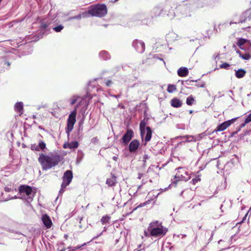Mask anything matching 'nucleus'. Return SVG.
<instances>
[{
    "label": "nucleus",
    "instance_id": "nucleus-1",
    "mask_svg": "<svg viewBox=\"0 0 251 251\" xmlns=\"http://www.w3.org/2000/svg\"><path fill=\"white\" fill-rule=\"evenodd\" d=\"M43 170H48L57 165L60 162L61 157L57 153H50L48 155L41 153L38 159Z\"/></svg>",
    "mask_w": 251,
    "mask_h": 251
},
{
    "label": "nucleus",
    "instance_id": "nucleus-2",
    "mask_svg": "<svg viewBox=\"0 0 251 251\" xmlns=\"http://www.w3.org/2000/svg\"><path fill=\"white\" fill-rule=\"evenodd\" d=\"M148 230L150 231L151 236L159 238L165 236L168 231V228L163 226L162 223L158 221L151 223Z\"/></svg>",
    "mask_w": 251,
    "mask_h": 251
},
{
    "label": "nucleus",
    "instance_id": "nucleus-3",
    "mask_svg": "<svg viewBox=\"0 0 251 251\" xmlns=\"http://www.w3.org/2000/svg\"><path fill=\"white\" fill-rule=\"evenodd\" d=\"M89 13L92 16L102 17L107 13V7L104 4L93 5L90 7Z\"/></svg>",
    "mask_w": 251,
    "mask_h": 251
},
{
    "label": "nucleus",
    "instance_id": "nucleus-4",
    "mask_svg": "<svg viewBox=\"0 0 251 251\" xmlns=\"http://www.w3.org/2000/svg\"><path fill=\"white\" fill-rule=\"evenodd\" d=\"M19 190L21 198L25 199L28 202L32 201L35 193L30 186L22 185L19 187Z\"/></svg>",
    "mask_w": 251,
    "mask_h": 251
},
{
    "label": "nucleus",
    "instance_id": "nucleus-5",
    "mask_svg": "<svg viewBox=\"0 0 251 251\" xmlns=\"http://www.w3.org/2000/svg\"><path fill=\"white\" fill-rule=\"evenodd\" d=\"M176 11V16L179 19L190 17L191 16V9L188 6H181L177 8Z\"/></svg>",
    "mask_w": 251,
    "mask_h": 251
},
{
    "label": "nucleus",
    "instance_id": "nucleus-6",
    "mask_svg": "<svg viewBox=\"0 0 251 251\" xmlns=\"http://www.w3.org/2000/svg\"><path fill=\"white\" fill-rule=\"evenodd\" d=\"M176 170L177 171V173L175 176L176 179L184 180L186 181L190 179L188 172L186 171L184 168L179 167L176 169Z\"/></svg>",
    "mask_w": 251,
    "mask_h": 251
},
{
    "label": "nucleus",
    "instance_id": "nucleus-7",
    "mask_svg": "<svg viewBox=\"0 0 251 251\" xmlns=\"http://www.w3.org/2000/svg\"><path fill=\"white\" fill-rule=\"evenodd\" d=\"M73 178V173L70 170L66 171L63 176V182L62 183V189L65 188L72 181Z\"/></svg>",
    "mask_w": 251,
    "mask_h": 251
},
{
    "label": "nucleus",
    "instance_id": "nucleus-8",
    "mask_svg": "<svg viewBox=\"0 0 251 251\" xmlns=\"http://www.w3.org/2000/svg\"><path fill=\"white\" fill-rule=\"evenodd\" d=\"M132 46L138 52L140 53H143L145 50V44L141 40H134L132 42Z\"/></svg>",
    "mask_w": 251,
    "mask_h": 251
},
{
    "label": "nucleus",
    "instance_id": "nucleus-9",
    "mask_svg": "<svg viewBox=\"0 0 251 251\" xmlns=\"http://www.w3.org/2000/svg\"><path fill=\"white\" fill-rule=\"evenodd\" d=\"M237 46L242 50H246V48H249L251 50V44L250 41L243 38H240L237 43Z\"/></svg>",
    "mask_w": 251,
    "mask_h": 251
},
{
    "label": "nucleus",
    "instance_id": "nucleus-10",
    "mask_svg": "<svg viewBox=\"0 0 251 251\" xmlns=\"http://www.w3.org/2000/svg\"><path fill=\"white\" fill-rule=\"evenodd\" d=\"M250 19H251V9L244 12L242 14L241 20L238 22H234V24L245 23L248 19L250 20ZM232 24H233V23L231 22L229 24L231 25Z\"/></svg>",
    "mask_w": 251,
    "mask_h": 251
},
{
    "label": "nucleus",
    "instance_id": "nucleus-11",
    "mask_svg": "<svg viewBox=\"0 0 251 251\" xmlns=\"http://www.w3.org/2000/svg\"><path fill=\"white\" fill-rule=\"evenodd\" d=\"M134 133L132 130L128 129L122 138L123 142L126 145L133 137Z\"/></svg>",
    "mask_w": 251,
    "mask_h": 251
},
{
    "label": "nucleus",
    "instance_id": "nucleus-12",
    "mask_svg": "<svg viewBox=\"0 0 251 251\" xmlns=\"http://www.w3.org/2000/svg\"><path fill=\"white\" fill-rule=\"evenodd\" d=\"M42 221L47 228H50L52 223L50 217L47 214H43L42 216Z\"/></svg>",
    "mask_w": 251,
    "mask_h": 251
},
{
    "label": "nucleus",
    "instance_id": "nucleus-13",
    "mask_svg": "<svg viewBox=\"0 0 251 251\" xmlns=\"http://www.w3.org/2000/svg\"><path fill=\"white\" fill-rule=\"evenodd\" d=\"M139 146V142L136 139L132 140L129 144L128 149L130 152H134L138 149Z\"/></svg>",
    "mask_w": 251,
    "mask_h": 251
},
{
    "label": "nucleus",
    "instance_id": "nucleus-14",
    "mask_svg": "<svg viewBox=\"0 0 251 251\" xmlns=\"http://www.w3.org/2000/svg\"><path fill=\"white\" fill-rule=\"evenodd\" d=\"M76 108H75L74 110L71 112V114L69 116V118L68 119L67 121V124L74 125L76 121Z\"/></svg>",
    "mask_w": 251,
    "mask_h": 251
},
{
    "label": "nucleus",
    "instance_id": "nucleus-15",
    "mask_svg": "<svg viewBox=\"0 0 251 251\" xmlns=\"http://www.w3.org/2000/svg\"><path fill=\"white\" fill-rule=\"evenodd\" d=\"M229 122H224V123H222L220 125H219L217 128L214 130V131H222L225 130L226 128H227L229 126H230V124L229 123Z\"/></svg>",
    "mask_w": 251,
    "mask_h": 251
},
{
    "label": "nucleus",
    "instance_id": "nucleus-16",
    "mask_svg": "<svg viewBox=\"0 0 251 251\" xmlns=\"http://www.w3.org/2000/svg\"><path fill=\"white\" fill-rule=\"evenodd\" d=\"M152 135V130L149 126H147L146 129V133L144 135L145 141L148 142L150 141Z\"/></svg>",
    "mask_w": 251,
    "mask_h": 251
},
{
    "label": "nucleus",
    "instance_id": "nucleus-17",
    "mask_svg": "<svg viewBox=\"0 0 251 251\" xmlns=\"http://www.w3.org/2000/svg\"><path fill=\"white\" fill-rule=\"evenodd\" d=\"M147 123L145 120H142L140 123V129L141 132V136L142 138L144 137V135L146 133V126Z\"/></svg>",
    "mask_w": 251,
    "mask_h": 251
},
{
    "label": "nucleus",
    "instance_id": "nucleus-18",
    "mask_svg": "<svg viewBox=\"0 0 251 251\" xmlns=\"http://www.w3.org/2000/svg\"><path fill=\"white\" fill-rule=\"evenodd\" d=\"M188 70L186 67H181L177 70V74L179 76L184 77L188 75Z\"/></svg>",
    "mask_w": 251,
    "mask_h": 251
},
{
    "label": "nucleus",
    "instance_id": "nucleus-19",
    "mask_svg": "<svg viewBox=\"0 0 251 251\" xmlns=\"http://www.w3.org/2000/svg\"><path fill=\"white\" fill-rule=\"evenodd\" d=\"M171 105L175 108H178L181 106L182 102L177 98H174L171 100Z\"/></svg>",
    "mask_w": 251,
    "mask_h": 251
},
{
    "label": "nucleus",
    "instance_id": "nucleus-20",
    "mask_svg": "<svg viewBox=\"0 0 251 251\" xmlns=\"http://www.w3.org/2000/svg\"><path fill=\"white\" fill-rule=\"evenodd\" d=\"M246 71L243 69H238L235 71V75L238 78H243L246 75Z\"/></svg>",
    "mask_w": 251,
    "mask_h": 251
},
{
    "label": "nucleus",
    "instance_id": "nucleus-21",
    "mask_svg": "<svg viewBox=\"0 0 251 251\" xmlns=\"http://www.w3.org/2000/svg\"><path fill=\"white\" fill-rule=\"evenodd\" d=\"M161 9L159 7H154L151 11V16L156 17L161 14Z\"/></svg>",
    "mask_w": 251,
    "mask_h": 251
},
{
    "label": "nucleus",
    "instance_id": "nucleus-22",
    "mask_svg": "<svg viewBox=\"0 0 251 251\" xmlns=\"http://www.w3.org/2000/svg\"><path fill=\"white\" fill-rule=\"evenodd\" d=\"M99 56L100 58L105 60L109 59L111 57L109 53L105 50L100 51L99 53Z\"/></svg>",
    "mask_w": 251,
    "mask_h": 251
},
{
    "label": "nucleus",
    "instance_id": "nucleus-23",
    "mask_svg": "<svg viewBox=\"0 0 251 251\" xmlns=\"http://www.w3.org/2000/svg\"><path fill=\"white\" fill-rule=\"evenodd\" d=\"M106 183L108 185V186H113L116 183V178L114 176L109 178H107L106 180Z\"/></svg>",
    "mask_w": 251,
    "mask_h": 251
},
{
    "label": "nucleus",
    "instance_id": "nucleus-24",
    "mask_svg": "<svg viewBox=\"0 0 251 251\" xmlns=\"http://www.w3.org/2000/svg\"><path fill=\"white\" fill-rule=\"evenodd\" d=\"M23 103L22 102H18L16 103L14 106L15 110L19 112L23 113Z\"/></svg>",
    "mask_w": 251,
    "mask_h": 251
},
{
    "label": "nucleus",
    "instance_id": "nucleus-25",
    "mask_svg": "<svg viewBox=\"0 0 251 251\" xmlns=\"http://www.w3.org/2000/svg\"><path fill=\"white\" fill-rule=\"evenodd\" d=\"M236 52L239 54V56L241 58H242V59H243L244 60H248L250 59L251 58V55L249 53H246L245 54H242L241 51H240L239 50H237L236 51Z\"/></svg>",
    "mask_w": 251,
    "mask_h": 251
},
{
    "label": "nucleus",
    "instance_id": "nucleus-26",
    "mask_svg": "<svg viewBox=\"0 0 251 251\" xmlns=\"http://www.w3.org/2000/svg\"><path fill=\"white\" fill-rule=\"evenodd\" d=\"M80 100V96L77 95L73 96L69 100L71 105H73L77 102V100Z\"/></svg>",
    "mask_w": 251,
    "mask_h": 251
},
{
    "label": "nucleus",
    "instance_id": "nucleus-27",
    "mask_svg": "<svg viewBox=\"0 0 251 251\" xmlns=\"http://www.w3.org/2000/svg\"><path fill=\"white\" fill-rule=\"evenodd\" d=\"M195 101L194 98L192 96H189L186 99V103L188 105H192Z\"/></svg>",
    "mask_w": 251,
    "mask_h": 251
},
{
    "label": "nucleus",
    "instance_id": "nucleus-28",
    "mask_svg": "<svg viewBox=\"0 0 251 251\" xmlns=\"http://www.w3.org/2000/svg\"><path fill=\"white\" fill-rule=\"evenodd\" d=\"M38 147H39L40 151H44L46 148V144L44 141L40 140L39 142Z\"/></svg>",
    "mask_w": 251,
    "mask_h": 251
},
{
    "label": "nucleus",
    "instance_id": "nucleus-29",
    "mask_svg": "<svg viewBox=\"0 0 251 251\" xmlns=\"http://www.w3.org/2000/svg\"><path fill=\"white\" fill-rule=\"evenodd\" d=\"M184 138H186V140L187 142H191L193 141H198V137H196V136H186L184 137Z\"/></svg>",
    "mask_w": 251,
    "mask_h": 251
},
{
    "label": "nucleus",
    "instance_id": "nucleus-30",
    "mask_svg": "<svg viewBox=\"0 0 251 251\" xmlns=\"http://www.w3.org/2000/svg\"><path fill=\"white\" fill-rule=\"evenodd\" d=\"M176 89V86L175 85L169 84L167 88V91L169 93H173Z\"/></svg>",
    "mask_w": 251,
    "mask_h": 251
},
{
    "label": "nucleus",
    "instance_id": "nucleus-31",
    "mask_svg": "<svg viewBox=\"0 0 251 251\" xmlns=\"http://www.w3.org/2000/svg\"><path fill=\"white\" fill-rule=\"evenodd\" d=\"M110 220V217L108 216H103L100 221L102 224H105L108 223Z\"/></svg>",
    "mask_w": 251,
    "mask_h": 251
},
{
    "label": "nucleus",
    "instance_id": "nucleus-32",
    "mask_svg": "<svg viewBox=\"0 0 251 251\" xmlns=\"http://www.w3.org/2000/svg\"><path fill=\"white\" fill-rule=\"evenodd\" d=\"M78 143L77 141H73L70 143V149L77 148L78 146Z\"/></svg>",
    "mask_w": 251,
    "mask_h": 251
},
{
    "label": "nucleus",
    "instance_id": "nucleus-33",
    "mask_svg": "<svg viewBox=\"0 0 251 251\" xmlns=\"http://www.w3.org/2000/svg\"><path fill=\"white\" fill-rule=\"evenodd\" d=\"M85 245H86V243H84V244H83L82 245L77 246L75 247H69L68 249L70 250V251H75L76 250L80 249V248H81L82 247H83V246H84Z\"/></svg>",
    "mask_w": 251,
    "mask_h": 251
},
{
    "label": "nucleus",
    "instance_id": "nucleus-34",
    "mask_svg": "<svg viewBox=\"0 0 251 251\" xmlns=\"http://www.w3.org/2000/svg\"><path fill=\"white\" fill-rule=\"evenodd\" d=\"M63 26L62 25H59L57 26L53 27V30L57 32H60L63 28Z\"/></svg>",
    "mask_w": 251,
    "mask_h": 251
},
{
    "label": "nucleus",
    "instance_id": "nucleus-35",
    "mask_svg": "<svg viewBox=\"0 0 251 251\" xmlns=\"http://www.w3.org/2000/svg\"><path fill=\"white\" fill-rule=\"evenodd\" d=\"M81 19V16L79 15V14H78L77 16H73V17H71L69 18L68 19L67 21H71V20H74V19L80 20Z\"/></svg>",
    "mask_w": 251,
    "mask_h": 251
},
{
    "label": "nucleus",
    "instance_id": "nucleus-36",
    "mask_svg": "<svg viewBox=\"0 0 251 251\" xmlns=\"http://www.w3.org/2000/svg\"><path fill=\"white\" fill-rule=\"evenodd\" d=\"M83 100V99L82 97H80V100H77V102H76L77 104L75 107V108H76V110L79 106H80L81 105Z\"/></svg>",
    "mask_w": 251,
    "mask_h": 251
},
{
    "label": "nucleus",
    "instance_id": "nucleus-37",
    "mask_svg": "<svg viewBox=\"0 0 251 251\" xmlns=\"http://www.w3.org/2000/svg\"><path fill=\"white\" fill-rule=\"evenodd\" d=\"M31 149L32 151H40V150L39 149V147H38V145L36 144H33L31 145Z\"/></svg>",
    "mask_w": 251,
    "mask_h": 251
},
{
    "label": "nucleus",
    "instance_id": "nucleus-38",
    "mask_svg": "<svg viewBox=\"0 0 251 251\" xmlns=\"http://www.w3.org/2000/svg\"><path fill=\"white\" fill-rule=\"evenodd\" d=\"M229 67V64L227 63H224L220 65V67L222 69H227Z\"/></svg>",
    "mask_w": 251,
    "mask_h": 251
},
{
    "label": "nucleus",
    "instance_id": "nucleus-39",
    "mask_svg": "<svg viewBox=\"0 0 251 251\" xmlns=\"http://www.w3.org/2000/svg\"><path fill=\"white\" fill-rule=\"evenodd\" d=\"M245 124H248L251 122V113L249 114L245 119Z\"/></svg>",
    "mask_w": 251,
    "mask_h": 251
},
{
    "label": "nucleus",
    "instance_id": "nucleus-40",
    "mask_svg": "<svg viewBox=\"0 0 251 251\" xmlns=\"http://www.w3.org/2000/svg\"><path fill=\"white\" fill-rule=\"evenodd\" d=\"M176 13L174 12H169L168 14V16L170 18V19H173L176 16Z\"/></svg>",
    "mask_w": 251,
    "mask_h": 251
},
{
    "label": "nucleus",
    "instance_id": "nucleus-41",
    "mask_svg": "<svg viewBox=\"0 0 251 251\" xmlns=\"http://www.w3.org/2000/svg\"><path fill=\"white\" fill-rule=\"evenodd\" d=\"M89 15H90V14L89 13V10L88 11V12H83L81 14H79V15L81 16V18H87L89 16Z\"/></svg>",
    "mask_w": 251,
    "mask_h": 251
},
{
    "label": "nucleus",
    "instance_id": "nucleus-42",
    "mask_svg": "<svg viewBox=\"0 0 251 251\" xmlns=\"http://www.w3.org/2000/svg\"><path fill=\"white\" fill-rule=\"evenodd\" d=\"M74 125L67 124V132L69 133L70 131H71L73 128Z\"/></svg>",
    "mask_w": 251,
    "mask_h": 251
},
{
    "label": "nucleus",
    "instance_id": "nucleus-43",
    "mask_svg": "<svg viewBox=\"0 0 251 251\" xmlns=\"http://www.w3.org/2000/svg\"><path fill=\"white\" fill-rule=\"evenodd\" d=\"M201 179L198 177H196L195 178H193L191 182L193 184H195L197 182L200 181Z\"/></svg>",
    "mask_w": 251,
    "mask_h": 251
},
{
    "label": "nucleus",
    "instance_id": "nucleus-44",
    "mask_svg": "<svg viewBox=\"0 0 251 251\" xmlns=\"http://www.w3.org/2000/svg\"><path fill=\"white\" fill-rule=\"evenodd\" d=\"M206 134L205 133V132H203L202 133L200 134L198 136H196V137H198V140H200Z\"/></svg>",
    "mask_w": 251,
    "mask_h": 251
},
{
    "label": "nucleus",
    "instance_id": "nucleus-45",
    "mask_svg": "<svg viewBox=\"0 0 251 251\" xmlns=\"http://www.w3.org/2000/svg\"><path fill=\"white\" fill-rule=\"evenodd\" d=\"M113 84V82L111 80H107L105 82L107 86H110Z\"/></svg>",
    "mask_w": 251,
    "mask_h": 251
},
{
    "label": "nucleus",
    "instance_id": "nucleus-46",
    "mask_svg": "<svg viewBox=\"0 0 251 251\" xmlns=\"http://www.w3.org/2000/svg\"><path fill=\"white\" fill-rule=\"evenodd\" d=\"M237 119V118H233V119H232L231 120L227 121V122H229V123L230 124V126L231 124H232L233 123H234L236 121Z\"/></svg>",
    "mask_w": 251,
    "mask_h": 251
},
{
    "label": "nucleus",
    "instance_id": "nucleus-47",
    "mask_svg": "<svg viewBox=\"0 0 251 251\" xmlns=\"http://www.w3.org/2000/svg\"><path fill=\"white\" fill-rule=\"evenodd\" d=\"M98 139L97 137H94L91 139V142L94 144L97 143L98 142Z\"/></svg>",
    "mask_w": 251,
    "mask_h": 251
},
{
    "label": "nucleus",
    "instance_id": "nucleus-48",
    "mask_svg": "<svg viewBox=\"0 0 251 251\" xmlns=\"http://www.w3.org/2000/svg\"><path fill=\"white\" fill-rule=\"evenodd\" d=\"M144 235L147 237L151 236V234H150V231H149L148 230V231H144Z\"/></svg>",
    "mask_w": 251,
    "mask_h": 251
},
{
    "label": "nucleus",
    "instance_id": "nucleus-49",
    "mask_svg": "<svg viewBox=\"0 0 251 251\" xmlns=\"http://www.w3.org/2000/svg\"><path fill=\"white\" fill-rule=\"evenodd\" d=\"M64 149H70V143H65L63 145Z\"/></svg>",
    "mask_w": 251,
    "mask_h": 251
},
{
    "label": "nucleus",
    "instance_id": "nucleus-50",
    "mask_svg": "<svg viewBox=\"0 0 251 251\" xmlns=\"http://www.w3.org/2000/svg\"><path fill=\"white\" fill-rule=\"evenodd\" d=\"M102 234V232H100V234H97V236H96L92 238V240H95V239H97L99 237H100V236H101Z\"/></svg>",
    "mask_w": 251,
    "mask_h": 251
},
{
    "label": "nucleus",
    "instance_id": "nucleus-51",
    "mask_svg": "<svg viewBox=\"0 0 251 251\" xmlns=\"http://www.w3.org/2000/svg\"><path fill=\"white\" fill-rule=\"evenodd\" d=\"M247 124H245V121H244V122L243 123H242L240 125V127L238 129V131H239L241 128H243V127H244L245 126V125H246Z\"/></svg>",
    "mask_w": 251,
    "mask_h": 251
},
{
    "label": "nucleus",
    "instance_id": "nucleus-52",
    "mask_svg": "<svg viewBox=\"0 0 251 251\" xmlns=\"http://www.w3.org/2000/svg\"><path fill=\"white\" fill-rule=\"evenodd\" d=\"M49 25V23L48 24H47V23L44 24V21H43L42 23V26L45 28H46Z\"/></svg>",
    "mask_w": 251,
    "mask_h": 251
},
{
    "label": "nucleus",
    "instance_id": "nucleus-53",
    "mask_svg": "<svg viewBox=\"0 0 251 251\" xmlns=\"http://www.w3.org/2000/svg\"><path fill=\"white\" fill-rule=\"evenodd\" d=\"M11 188H9L8 187H5V191H6V192H10L11 191Z\"/></svg>",
    "mask_w": 251,
    "mask_h": 251
},
{
    "label": "nucleus",
    "instance_id": "nucleus-54",
    "mask_svg": "<svg viewBox=\"0 0 251 251\" xmlns=\"http://www.w3.org/2000/svg\"><path fill=\"white\" fill-rule=\"evenodd\" d=\"M17 198H18V197L16 196H14V197H12L11 198H9V199H7L6 200V201H8V200H11V199H17Z\"/></svg>",
    "mask_w": 251,
    "mask_h": 251
},
{
    "label": "nucleus",
    "instance_id": "nucleus-55",
    "mask_svg": "<svg viewBox=\"0 0 251 251\" xmlns=\"http://www.w3.org/2000/svg\"><path fill=\"white\" fill-rule=\"evenodd\" d=\"M112 159L114 160V161H117L118 159V157L117 156H114L112 157Z\"/></svg>",
    "mask_w": 251,
    "mask_h": 251
},
{
    "label": "nucleus",
    "instance_id": "nucleus-56",
    "mask_svg": "<svg viewBox=\"0 0 251 251\" xmlns=\"http://www.w3.org/2000/svg\"><path fill=\"white\" fill-rule=\"evenodd\" d=\"M65 188H63V189H62V186L61 185V189H60V190L59 191V193H63V192L65 191Z\"/></svg>",
    "mask_w": 251,
    "mask_h": 251
},
{
    "label": "nucleus",
    "instance_id": "nucleus-57",
    "mask_svg": "<svg viewBox=\"0 0 251 251\" xmlns=\"http://www.w3.org/2000/svg\"><path fill=\"white\" fill-rule=\"evenodd\" d=\"M198 86L200 87H203L204 86V83H202V84H201L200 85H198Z\"/></svg>",
    "mask_w": 251,
    "mask_h": 251
},
{
    "label": "nucleus",
    "instance_id": "nucleus-58",
    "mask_svg": "<svg viewBox=\"0 0 251 251\" xmlns=\"http://www.w3.org/2000/svg\"><path fill=\"white\" fill-rule=\"evenodd\" d=\"M143 158H144V159H148V158H149V156H148V155L145 154V155H144V157H143Z\"/></svg>",
    "mask_w": 251,
    "mask_h": 251
},
{
    "label": "nucleus",
    "instance_id": "nucleus-59",
    "mask_svg": "<svg viewBox=\"0 0 251 251\" xmlns=\"http://www.w3.org/2000/svg\"><path fill=\"white\" fill-rule=\"evenodd\" d=\"M142 176H143V174H139L138 178L139 179H141Z\"/></svg>",
    "mask_w": 251,
    "mask_h": 251
},
{
    "label": "nucleus",
    "instance_id": "nucleus-60",
    "mask_svg": "<svg viewBox=\"0 0 251 251\" xmlns=\"http://www.w3.org/2000/svg\"><path fill=\"white\" fill-rule=\"evenodd\" d=\"M5 63L7 64V65L8 67H9V66H10V62H9L6 61V62H5Z\"/></svg>",
    "mask_w": 251,
    "mask_h": 251
},
{
    "label": "nucleus",
    "instance_id": "nucleus-61",
    "mask_svg": "<svg viewBox=\"0 0 251 251\" xmlns=\"http://www.w3.org/2000/svg\"><path fill=\"white\" fill-rule=\"evenodd\" d=\"M137 207H136V208H134V209L132 210V211L129 213V214L131 213H132V212H133L134 210H135L137 208Z\"/></svg>",
    "mask_w": 251,
    "mask_h": 251
},
{
    "label": "nucleus",
    "instance_id": "nucleus-62",
    "mask_svg": "<svg viewBox=\"0 0 251 251\" xmlns=\"http://www.w3.org/2000/svg\"><path fill=\"white\" fill-rule=\"evenodd\" d=\"M193 112V110H190V111H189V113L190 114H192Z\"/></svg>",
    "mask_w": 251,
    "mask_h": 251
},
{
    "label": "nucleus",
    "instance_id": "nucleus-63",
    "mask_svg": "<svg viewBox=\"0 0 251 251\" xmlns=\"http://www.w3.org/2000/svg\"><path fill=\"white\" fill-rule=\"evenodd\" d=\"M82 217H81V218H79V222H80V223L81 222V221H82Z\"/></svg>",
    "mask_w": 251,
    "mask_h": 251
},
{
    "label": "nucleus",
    "instance_id": "nucleus-64",
    "mask_svg": "<svg viewBox=\"0 0 251 251\" xmlns=\"http://www.w3.org/2000/svg\"><path fill=\"white\" fill-rule=\"evenodd\" d=\"M247 214H248V213H247V214H246V215L245 216V217H244V218H243V220H244V219H246V217H247Z\"/></svg>",
    "mask_w": 251,
    "mask_h": 251
}]
</instances>
